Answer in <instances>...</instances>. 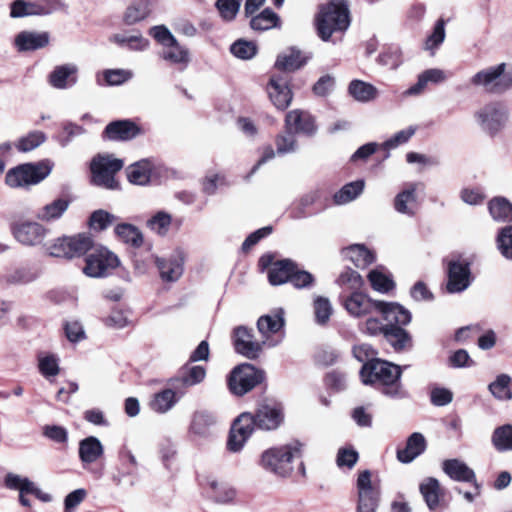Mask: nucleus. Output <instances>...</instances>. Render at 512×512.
Here are the masks:
<instances>
[{
    "label": "nucleus",
    "mask_w": 512,
    "mask_h": 512,
    "mask_svg": "<svg viewBox=\"0 0 512 512\" xmlns=\"http://www.w3.org/2000/svg\"><path fill=\"white\" fill-rule=\"evenodd\" d=\"M403 368L379 359L363 364L359 375L364 385L372 386L388 398L401 400L409 397L401 381Z\"/></svg>",
    "instance_id": "1"
},
{
    "label": "nucleus",
    "mask_w": 512,
    "mask_h": 512,
    "mask_svg": "<svg viewBox=\"0 0 512 512\" xmlns=\"http://www.w3.org/2000/svg\"><path fill=\"white\" fill-rule=\"evenodd\" d=\"M344 307L354 317H364L378 312L385 321L409 324L412 319L411 313L403 306L397 303L373 301L365 294L357 291L344 300Z\"/></svg>",
    "instance_id": "2"
},
{
    "label": "nucleus",
    "mask_w": 512,
    "mask_h": 512,
    "mask_svg": "<svg viewBox=\"0 0 512 512\" xmlns=\"http://www.w3.org/2000/svg\"><path fill=\"white\" fill-rule=\"evenodd\" d=\"M302 455V444L294 441L264 450L258 460V465L264 471L279 478H287L293 472L294 459Z\"/></svg>",
    "instance_id": "3"
},
{
    "label": "nucleus",
    "mask_w": 512,
    "mask_h": 512,
    "mask_svg": "<svg viewBox=\"0 0 512 512\" xmlns=\"http://www.w3.org/2000/svg\"><path fill=\"white\" fill-rule=\"evenodd\" d=\"M318 36L329 41L335 32H343L350 25L348 5L345 0H328L319 6L315 18Z\"/></svg>",
    "instance_id": "4"
},
{
    "label": "nucleus",
    "mask_w": 512,
    "mask_h": 512,
    "mask_svg": "<svg viewBox=\"0 0 512 512\" xmlns=\"http://www.w3.org/2000/svg\"><path fill=\"white\" fill-rule=\"evenodd\" d=\"M473 86L491 94H502L512 88V64L500 63L480 70L470 79Z\"/></svg>",
    "instance_id": "5"
},
{
    "label": "nucleus",
    "mask_w": 512,
    "mask_h": 512,
    "mask_svg": "<svg viewBox=\"0 0 512 512\" xmlns=\"http://www.w3.org/2000/svg\"><path fill=\"white\" fill-rule=\"evenodd\" d=\"M52 164L48 161L25 163L8 170L5 183L11 188H23L43 181L51 172Z\"/></svg>",
    "instance_id": "6"
},
{
    "label": "nucleus",
    "mask_w": 512,
    "mask_h": 512,
    "mask_svg": "<svg viewBox=\"0 0 512 512\" xmlns=\"http://www.w3.org/2000/svg\"><path fill=\"white\" fill-rule=\"evenodd\" d=\"M123 166V160L114 157L112 154H98L90 163L92 182L106 189L118 188L115 175Z\"/></svg>",
    "instance_id": "7"
},
{
    "label": "nucleus",
    "mask_w": 512,
    "mask_h": 512,
    "mask_svg": "<svg viewBox=\"0 0 512 512\" xmlns=\"http://www.w3.org/2000/svg\"><path fill=\"white\" fill-rule=\"evenodd\" d=\"M93 239L87 233H80L74 236H63L54 240L46 247L50 256L73 258L80 257L93 247Z\"/></svg>",
    "instance_id": "8"
},
{
    "label": "nucleus",
    "mask_w": 512,
    "mask_h": 512,
    "mask_svg": "<svg viewBox=\"0 0 512 512\" xmlns=\"http://www.w3.org/2000/svg\"><path fill=\"white\" fill-rule=\"evenodd\" d=\"M264 379L265 372L263 370L257 369L252 364L244 363L232 370L228 385L233 394L242 396L262 383Z\"/></svg>",
    "instance_id": "9"
},
{
    "label": "nucleus",
    "mask_w": 512,
    "mask_h": 512,
    "mask_svg": "<svg viewBox=\"0 0 512 512\" xmlns=\"http://www.w3.org/2000/svg\"><path fill=\"white\" fill-rule=\"evenodd\" d=\"M357 509L356 512H376L381 498V489L378 483L372 481L369 470L359 473L357 481Z\"/></svg>",
    "instance_id": "10"
},
{
    "label": "nucleus",
    "mask_w": 512,
    "mask_h": 512,
    "mask_svg": "<svg viewBox=\"0 0 512 512\" xmlns=\"http://www.w3.org/2000/svg\"><path fill=\"white\" fill-rule=\"evenodd\" d=\"M118 265V257L108 249L101 248L87 256L83 273L94 278L105 277Z\"/></svg>",
    "instance_id": "11"
},
{
    "label": "nucleus",
    "mask_w": 512,
    "mask_h": 512,
    "mask_svg": "<svg viewBox=\"0 0 512 512\" xmlns=\"http://www.w3.org/2000/svg\"><path fill=\"white\" fill-rule=\"evenodd\" d=\"M475 117L483 130L495 134L507 120V109L500 102H492L475 113Z\"/></svg>",
    "instance_id": "12"
},
{
    "label": "nucleus",
    "mask_w": 512,
    "mask_h": 512,
    "mask_svg": "<svg viewBox=\"0 0 512 512\" xmlns=\"http://www.w3.org/2000/svg\"><path fill=\"white\" fill-rule=\"evenodd\" d=\"M283 419V407L273 400H265L260 403L253 414L256 427L266 431L277 429L283 422Z\"/></svg>",
    "instance_id": "13"
},
{
    "label": "nucleus",
    "mask_w": 512,
    "mask_h": 512,
    "mask_svg": "<svg viewBox=\"0 0 512 512\" xmlns=\"http://www.w3.org/2000/svg\"><path fill=\"white\" fill-rule=\"evenodd\" d=\"M256 423L253 420V413L245 412L234 421L227 442V447L231 452L240 451L249 437L252 435Z\"/></svg>",
    "instance_id": "14"
},
{
    "label": "nucleus",
    "mask_w": 512,
    "mask_h": 512,
    "mask_svg": "<svg viewBox=\"0 0 512 512\" xmlns=\"http://www.w3.org/2000/svg\"><path fill=\"white\" fill-rule=\"evenodd\" d=\"M78 455L83 469L91 472L96 478L102 476V470L91 468V465L104 455V446L97 437L88 436L82 439L79 442Z\"/></svg>",
    "instance_id": "15"
},
{
    "label": "nucleus",
    "mask_w": 512,
    "mask_h": 512,
    "mask_svg": "<svg viewBox=\"0 0 512 512\" xmlns=\"http://www.w3.org/2000/svg\"><path fill=\"white\" fill-rule=\"evenodd\" d=\"M253 337L252 329L246 326H238L234 328L232 333V342L235 351L251 360L259 357L262 352L263 344H265V341L260 343L255 341Z\"/></svg>",
    "instance_id": "16"
},
{
    "label": "nucleus",
    "mask_w": 512,
    "mask_h": 512,
    "mask_svg": "<svg viewBox=\"0 0 512 512\" xmlns=\"http://www.w3.org/2000/svg\"><path fill=\"white\" fill-rule=\"evenodd\" d=\"M10 229L14 238L25 246L41 244L47 234L45 227L33 221L14 222Z\"/></svg>",
    "instance_id": "17"
},
{
    "label": "nucleus",
    "mask_w": 512,
    "mask_h": 512,
    "mask_svg": "<svg viewBox=\"0 0 512 512\" xmlns=\"http://www.w3.org/2000/svg\"><path fill=\"white\" fill-rule=\"evenodd\" d=\"M288 84L289 77L286 74H272L267 84L269 99L279 110H285L292 101V92Z\"/></svg>",
    "instance_id": "18"
},
{
    "label": "nucleus",
    "mask_w": 512,
    "mask_h": 512,
    "mask_svg": "<svg viewBox=\"0 0 512 512\" xmlns=\"http://www.w3.org/2000/svg\"><path fill=\"white\" fill-rule=\"evenodd\" d=\"M142 134V129L129 119L110 122L103 131V138L111 141H129Z\"/></svg>",
    "instance_id": "19"
},
{
    "label": "nucleus",
    "mask_w": 512,
    "mask_h": 512,
    "mask_svg": "<svg viewBox=\"0 0 512 512\" xmlns=\"http://www.w3.org/2000/svg\"><path fill=\"white\" fill-rule=\"evenodd\" d=\"M470 267L466 261H451L448 266L447 290L450 293H459L470 285Z\"/></svg>",
    "instance_id": "20"
},
{
    "label": "nucleus",
    "mask_w": 512,
    "mask_h": 512,
    "mask_svg": "<svg viewBox=\"0 0 512 512\" xmlns=\"http://www.w3.org/2000/svg\"><path fill=\"white\" fill-rule=\"evenodd\" d=\"M285 129L294 135L300 133L311 136L316 132L317 127L310 113L295 109L286 114Z\"/></svg>",
    "instance_id": "21"
},
{
    "label": "nucleus",
    "mask_w": 512,
    "mask_h": 512,
    "mask_svg": "<svg viewBox=\"0 0 512 512\" xmlns=\"http://www.w3.org/2000/svg\"><path fill=\"white\" fill-rule=\"evenodd\" d=\"M294 261L290 259L278 260L271 262V256H263L260 264L268 268V280L271 285L277 286L289 282L291 273L294 269Z\"/></svg>",
    "instance_id": "22"
},
{
    "label": "nucleus",
    "mask_w": 512,
    "mask_h": 512,
    "mask_svg": "<svg viewBox=\"0 0 512 512\" xmlns=\"http://www.w3.org/2000/svg\"><path fill=\"white\" fill-rule=\"evenodd\" d=\"M50 34L48 32L21 31L14 38V46L19 52H28L48 46Z\"/></svg>",
    "instance_id": "23"
},
{
    "label": "nucleus",
    "mask_w": 512,
    "mask_h": 512,
    "mask_svg": "<svg viewBox=\"0 0 512 512\" xmlns=\"http://www.w3.org/2000/svg\"><path fill=\"white\" fill-rule=\"evenodd\" d=\"M78 67L68 63L56 66L48 76L49 84L56 89H67L77 83Z\"/></svg>",
    "instance_id": "24"
},
{
    "label": "nucleus",
    "mask_w": 512,
    "mask_h": 512,
    "mask_svg": "<svg viewBox=\"0 0 512 512\" xmlns=\"http://www.w3.org/2000/svg\"><path fill=\"white\" fill-rule=\"evenodd\" d=\"M421 183H408L394 199V209L404 215L414 216L418 207L416 191Z\"/></svg>",
    "instance_id": "25"
},
{
    "label": "nucleus",
    "mask_w": 512,
    "mask_h": 512,
    "mask_svg": "<svg viewBox=\"0 0 512 512\" xmlns=\"http://www.w3.org/2000/svg\"><path fill=\"white\" fill-rule=\"evenodd\" d=\"M384 330V338L394 348L395 351H403L412 346V338L410 334L403 329V323L386 321Z\"/></svg>",
    "instance_id": "26"
},
{
    "label": "nucleus",
    "mask_w": 512,
    "mask_h": 512,
    "mask_svg": "<svg viewBox=\"0 0 512 512\" xmlns=\"http://www.w3.org/2000/svg\"><path fill=\"white\" fill-rule=\"evenodd\" d=\"M155 264L163 281L174 282L183 273V259L180 254L171 255L167 258L155 257Z\"/></svg>",
    "instance_id": "27"
},
{
    "label": "nucleus",
    "mask_w": 512,
    "mask_h": 512,
    "mask_svg": "<svg viewBox=\"0 0 512 512\" xmlns=\"http://www.w3.org/2000/svg\"><path fill=\"white\" fill-rule=\"evenodd\" d=\"M138 471V461L133 452L123 445L118 451L117 474L113 481L119 485L125 477L135 476Z\"/></svg>",
    "instance_id": "28"
},
{
    "label": "nucleus",
    "mask_w": 512,
    "mask_h": 512,
    "mask_svg": "<svg viewBox=\"0 0 512 512\" xmlns=\"http://www.w3.org/2000/svg\"><path fill=\"white\" fill-rule=\"evenodd\" d=\"M419 490L430 511H437L441 508L444 492L436 478L424 479L419 485Z\"/></svg>",
    "instance_id": "29"
},
{
    "label": "nucleus",
    "mask_w": 512,
    "mask_h": 512,
    "mask_svg": "<svg viewBox=\"0 0 512 512\" xmlns=\"http://www.w3.org/2000/svg\"><path fill=\"white\" fill-rule=\"evenodd\" d=\"M160 58L172 65L179 66L180 70H184L190 63V52L186 46L181 45L177 39L162 47L159 53Z\"/></svg>",
    "instance_id": "30"
},
{
    "label": "nucleus",
    "mask_w": 512,
    "mask_h": 512,
    "mask_svg": "<svg viewBox=\"0 0 512 512\" xmlns=\"http://www.w3.org/2000/svg\"><path fill=\"white\" fill-rule=\"evenodd\" d=\"M426 446L425 437L419 432H414L408 437L405 447L397 450V459L401 463H410L426 450Z\"/></svg>",
    "instance_id": "31"
},
{
    "label": "nucleus",
    "mask_w": 512,
    "mask_h": 512,
    "mask_svg": "<svg viewBox=\"0 0 512 512\" xmlns=\"http://www.w3.org/2000/svg\"><path fill=\"white\" fill-rule=\"evenodd\" d=\"M306 62L307 59L302 56L299 50L290 48L278 55L275 62V69L280 72L279 74H285L298 70Z\"/></svg>",
    "instance_id": "32"
},
{
    "label": "nucleus",
    "mask_w": 512,
    "mask_h": 512,
    "mask_svg": "<svg viewBox=\"0 0 512 512\" xmlns=\"http://www.w3.org/2000/svg\"><path fill=\"white\" fill-rule=\"evenodd\" d=\"M284 326L283 311L279 310L273 314L261 316L257 321L259 333L264 338L263 341H269L270 337L278 333Z\"/></svg>",
    "instance_id": "33"
},
{
    "label": "nucleus",
    "mask_w": 512,
    "mask_h": 512,
    "mask_svg": "<svg viewBox=\"0 0 512 512\" xmlns=\"http://www.w3.org/2000/svg\"><path fill=\"white\" fill-rule=\"evenodd\" d=\"M443 471L453 480L458 482H475V473L464 462L458 459L445 460L442 464Z\"/></svg>",
    "instance_id": "34"
},
{
    "label": "nucleus",
    "mask_w": 512,
    "mask_h": 512,
    "mask_svg": "<svg viewBox=\"0 0 512 512\" xmlns=\"http://www.w3.org/2000/svg\"><path fill=\"white\" fill-rule=\"evenodd\" d=\"M152 0H134L127 8L123 16V21L127 25L136 24L146 19L152 12Z\"/></svg>",
    "instance_id": "35"
},
{
    "label": "nucleus",
    "mask_w": 512,
    "mask_h": 512,
    "mask_svg": "<svg viewBox=\"0 0 512 512\" xmlns=\"http://www.w3.org/2000/svg\"><path fill=\"white\" fill-rule=\"evenodd\" d=\"M342 255L358 268H365L375 261L373 252L360 244H354L343 249Z\"/></svg>",
    "instance_id": "36"
},
{
    "label": "nucleus",
    "mask_w": 512,
    "mask_h": 512,
    "mask_svg": "<svg viewBox=\"0 0 512 512\" xmlns=\"http://www.w3.org/2000/svg\"><path fill=\"white\" fill-rule=\"evenodd\" d=\"M446 74L443 70L432 68L427 69L418 76L417 82L406 92V95H418L422 93L429 82L437 84L446 80Z\"/></svg>",
    "instance_id": "37"
},
{
    "label": "nucleus",
    "mask_w": 512,
    "mask_h": 512,
    "mask_svg": "<svg viewBox=\"0 0 512 512\" xmlns=\"http://www.w3.org/2000/svg\"><path fill=\"white\" fill-rule=\"evenodd\" d=\"M152 165L147 159L135 162L126 168V175L130 183L146 185L150 181Z\"/></svg>",
    "instance_id": "38"
},
{
    "label": "nucleus",
    "mask_w": 512,
    "mask_h": 512,
    "mask_svg": "<svg viewBox=\"0 0 512 512\" xmlns=\"http://www.w3.org/2000/svg\"><path fill=\"white\" fill-rule=\"evenodd\" d=\"M215 424L214 416L206 411H198L194 413L190 432L198 437H207L211 433V428Z\"/></svg>",
    "instance_id": "39"
},
{
    "label": "nucleus",
    "mask_w": 512,
    "mask_h": 512,
    "mask_svg": "<svg viewBox=\"0 0 512 512\" xmlns=\"http://www.w3.org/2000/svg\"><path fill=\"white\" fill-rule=\"evenodd\" d=\"M69 200L58 198L49 204H46L36 213L39 220L50 222L59 219L69 207Z\"/></svg>",
    "instance_id": "40"
},
{
    "label": "nucleus",
    "mask_w": 512,
    "mask_h": 512,
    "mask_svg": "<svg viewBox=\"0 0 512 512\" xmlns=\"http://www.w3.org/2000/svg\"><path fill=\"white\" fill-rule=\"evenodd\" d=\"M349 94L358 102H369L374 100L378 95V90L370 83L353 80L348 87Z\"/></svg>",
    "instance_id": "41"
},
{
    "label": "nucleus",
    "mask_w": 512,
    "mask_h": 512,
    "mask_svg": "<svg viewBox=\"0 0 512 512\" xmlns=\"http://www.w3.org/2000/svg\"><path fill=\"white\" fill-rule=\"evenodd\" d=\"M177 402L176 393L172 389H164L154 394L150 401V407L154 412L164 414L171 410Z\"/></svg>",
    "instance_id": "42"
},
{
    "label": "nucleus",
    "mask_w": 512,
    "mask_h": 512,
    "mask_svg": "<svg viewBox=\"0 0 512 512\" xmlns=\"http://www.w3.org/2000/svg\"><path fill=\"white\" fill-rule=\"evenodd\" d=\"M115 234L126 244L139 248L143 244V234L134 225L128 223L118 224L115 227Z\"/></svg>",
    "instance_id": "43"
},
{
    "label": "nucleus",
    "mask_w": 512,
    "mask_h": 512,
    "mask_svg": "<svg viewBox=\"0 0 512 512\" xmlns=\"http://www.w3.org/2000/svg\"><path fill=\"white\" fill-rule=\"evenodd\" d=\"M44 12L45 11L40 8L38 1L15 0L10 5V16L12 18L42 16Z\"/></svg>",
    "instance_id": "44"
},
{
    "label": "nucleus",
    "mask_w": 512,
    "mask_h": 512,
    "mask_svg": "<svg viewBox=\"0 0 512 512\" xmlns=\"http://www.w3.org/2000/svg\"><path fill=\"white\" fill-rule=\"evenodd\" d=\"M364 186L363 180H357L344 185L333 196L335 204L342 205L355 200L363 192Z\"/></svg>",
    "instance_id": "45"
},
{
    "label": "nucleus",
    "mask_w": 512,
    "mask_h": 512,
    "mask_svg": "<svg viewBox=\"0 0 512 512\" xmlns=\"http://www.w3.org/2000/svg\"><path fill=\"white\" fill-rule=\"evenodd\" d=\"M279 22L280 19L278 15L270 8H266L251 19L250 27L255 31H266L278 27Z\"/></svg>",
    "instance_id": "46"
},
{
    "label": "nucleus",
    "mask_w": 512,
    "mask_h": 512,
    "mask_svg": "<svg viewBox=\"0 0 512 512\" xmlns=\"http://www.w3.org/2000/svg\"><path fill=\"white\" fill-rule=\"evenodd\" d=\"M322 196V191L319 189L311 190L304 194L291 209V217L300 219L307 216L306 209L317 203Z\"/></svg>",
    "instance_id": "47"
},
{
    "label": "nucleus",
    "mask_w": 512,
    "mask_h": 512,
    "mask_svg": "<svg viewBox=\"0 0 512 512\" xmlns=\"http://www.w3.org/2000/svg\"><path fill=\"white\" fill-rule=\"evenodd\" d=\"M489 212L497 221H512V204L505 198L497 197L489 202Z\"/></svg>",
    "instance_id": "48"
},
{
    "label": "nucleus",
    "mask_w": 512,
    "mask_h": 512,
    "mask_svg": "<svg viewBox=\"0 0 512 512\" xmlns=\"http://www.w3.org/2000/svg\"><path fill=\"white\" fill-rule=\"evenodd\" d=\"M510 382L511 378L509 375L500 374L495 381L489 384V391L499 400H510L512 398V392L509 387Z\"/></svg>",
    "instance_id": "49"
},
{
    "label": "nucleus",
    "mask_w": 512,
    "mask_h": 512,
    "mask_svg": "<svg viewBox=\"0 0 512 512\" xmlns=\"http://www.w3.org/2000/svg\"><path fill=\"white\" fill-rule=\"evenodd\" d=\"M38 368L45 378L55 377L59 374V358L54 354H39Z\"/></svg>",
    "instance_id": "50"
},
{
    "label": "nucleus",
    "mask_w": 512,
    "mask_h": 512,
    "mask_svg": "<svg viewBox=\"0 0 512 512\" xmlns=\"http://www.w3.org/2000/svg\"><path fill=\"white\" fill-rule=\"evenodd\" d=\"M206 375V370L203 366L195 365L190 367H183L179 373V380L183 386H193L203 381Z\"/></svg>",
    "instance_id": "51"
},
{
    "label": "nucleus",
    "mask_w": 512,
    "mask_h": 512,
    "mask_svg": "<svg viewBox=\"0 0 512 512\" xmlns=\"http://www.w3.org/2000/svg\"><path fill=\"white\" fill-rule=\"evenodd\" d=\"M492 443L498 451L512 450V426L504 425L495 429Z\"/></svg>",
    "instance_id": "52"
},
{
    "label": "nucleus",
    "mask_w": 512,
    "mask_h": 512,
    "mask_svg": "<svg viewBox=\"0 0 512 512\" xmlns=\"http://www.w3.org/2000/svg\"><path fill=\"white\" fill-rule=\"evenodd\" d=\"M45 140V133L42 131H32L18 140L16 148L21 152H29L40 146Z\"/></svg>",
    "instance_id": "53"
},
{
    "label": "nucleus",
    "mask_w": 512,
    "mask_h": 512,
    "mask_svg": "<svg viewBox=\"0 0 512 512\" xmlns=\"http://www.w3.org/2000/svg\"><path fill=\"white\" fill-rule=\"evenodd\" d=\"M230 52L239 59L248 60L256 55L257 46L252 41L239 39L231 45Z\"/></svg>",
    "instance_id": "54"
},
{
    "label": "nucleus",
    "mask_w": 512,
    "mask_h": 512,
    "mask_svg": "<svg viewBox=\"0 0 512 512\" xmlns=\"http://www.w3.org/2000/svg\"><path fill=\"white\" fill-rule=\"evenodd\" d=\"M378 62L390 69L398 68L403 62L401 49L396 46L388 47L378 56Z\"/></svg>",
    "instance_id": "55"
},
{
    "label": "nucleus",
    "mask_w": 512,
    "mask_h": 512,
    "mask_svg": "<svg viewBox=\"0 0 512 512\" xmlns=\"http://www.w3.org/2000/svg\"><path fill=\"white\" fill-rule=\"evenodd\" d=\"M276 150L278 155L294 153L297 150V141L293 133L285 132L277 135L275 138Z\"/></svg>",
    "instance_id": "56"
},
{
    "label": "nucleus",
    "mask_w": 512,
    "mask_h": 512,
    "mask_svg": "<svg viewBox=\"0 0 512 512\" xmlns=\"http://www.w3.org/2000/svg\"><path fill=\"white\" fill-rule=\"evenodd\" d=\"M368 278L372 288L376 291L386 293L394 287L393 280L378 269L372 270L369 273Z\"/></svg>",
    "instance_id": "57"
},
{
    "label": "nucleus",
    "mask_w": 512,
    "mask_h": 512,
    "mask_svg": "<svg viewBox=\"0 0 512 512\" xmlns=\"http://www.w3.org/2000/svg\"><path fill=\"white\" fill-rule=\"evenodd\" d=\"M445 39V22L443 19H439L433 29L431 35L425 41V49L431 51L434 54V50L437 49Z\"/></svg>",
    "instance_id": "58"
},
{
    "label": "nucleus",
    "mask_w": 512,
    "mask_h": 512,
    "mask_svg": "<svg viewBox=\"0 0 512 512\" xmlns=\"http://www.w3.org/2000/svg\"><path fill=\"white\" fill-rule=\"evenodd\" d=\"M337 283L346 289L356 291L361 288L363 279L357 271L347 268L341 272L337 279Z\"/></svg>",
    "instance_id": "59"
},
{
    "label": "nucleus",
    "mask_w": 512,
    "mask_h": 512,
    "mask_svg": "<svg viewBox=\"0 0 512 512\" xmlns=\"http://www.w3.org/2000/svg\"><path fill=\"white\" fill-rule=\"evenodd\" d=\"M314 313L315 320L318 324H326L332 314V305L330 301L325 297L318 296L314 300Z\"/></svg>",
    "instance_id": "60"
},
{
    "label": "nucleus",
    "mask_w": 512,
    "mask_h": 512,
    "mask_svg": "<svg viewBox=\"0 0 512 512\" xmlns=\"http://www.w3.org/2000/svg\"><path fill=\"white\" fill-rule=\"evenodd\" d=\"M115 216L105 210L94 211L89 219V225L93 230L102 231L105 230L115 221Z\"/></svg>",
    "instance_id": "61"
},
{
    "label": "nucleus",
    "mask_w": 512,
    "mask_h": 512,
    "mask_svg": "<svg viewBox=\"0 0 512 512\" xmlns=\"http://www.w3.org/2000/svg\"><path fill=\"white\" fill-rule=\"evenodd\" d=\"M115 41L121 45L128 47L133 50H144L148 47V40L145 39L141 34L136 35H124V34H117L114 36Z\"/></svg>",
    "instance_id": "62"
},
{
    "label": "nucleus",
    "mask_w": 512,
    "mask_h": 512,
    "mask_svg": "<svg viewBox=\"0 0 512 512\" xmlns=\"http://www.w3.org/2000/svg\"><path fill=\"white\" fill-rule=\"evenodd\" d=\"M171 221L172 218L168 213L160 211L147 221V226L159 235H165L169 230Z\"/></svg>",
    "instance_id": "63"
},
{
    "label": "nucleus",
    "mask_w": 512,
    "mask_h": 512,
    "mask_svg": "<svg viewBox=\"0 0 512 512\" xmlns=\"http://www.w3.org/2000/svg\"><path fill=\"white\" fill-rule=\"evenodd\" d=\"M497 246L505 258L512 259V226H506L500 230Z\"/></svg>",
    "instance_id": "64"
}]
</instances>
